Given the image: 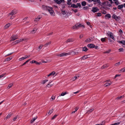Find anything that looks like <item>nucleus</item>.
<instances>
[{"mask_svg": "<svg viewBox=\"0 0 125 125\" xmlns=\"http://www.w3.org/2000/svg\"><path fill=\"white\" fill-rule=\"evenodd\" d=\"M52 82V81H51V82H50L48 84H47L46 86V87L50 88L52 87L54 84V83H51Z\"/></svg>", "mask_w": 125, "mask_h": 125, "instance_id": "obj_10", "label": "nucleus"}, {"mask_svg": "<svg viewBox=\"0 0 125 125\" xmlns=\"http://www.w3.org/2000/svg\"><path fill=\"white\" fill-rule=\"evenodd\" d=\"M13 83H11L9 84L7 87V89H8L10 88L13 85Z\"/></svg>", "mask_w": 125, "mask_h": 125, "instance_id": "obj_26", "label": "nucleus"}, {"mask_svg": "<svg viewBox=\"0 0 125 125\" xmlns=\"http://www.w3.org/2000/svg\"><path fill=\"white\" fill-rule=\"evenodd\" d=\"M10 25V23H8L6 24L5 26V29L8 28Z\"/></svg>", "mask_w": 125, "mask_h": 125, "instance_id": "obj_29", "label": "nucleus"}, {"mask_svg": "<svg viewBox=\"0 0 125 125\" xmlns=\"http://www.w3.org/2000/svg\"><path fill=\"white\" fill-rule=\"evenodd\" d=\"M77 6H78V7H81V4L80 3H78L77 4Z\"/></svg>", "mask_w": 125, "mask_h": 125, "instance_id": "obj_53", "label": "nucleus"}, {"mask_svg": "<svg viewBox=\"0 0 125 125\" xmlns=\"http://www.w3.org/2000/svg\"><path fill=\"white\" fill-rule=\"evenodd\" d=\"M62 13L63 15L65 14L66 13V12L65 11H62Z\"/></svg>", "mask_w": 125, "mask_h": 125, "instance_id": "obj_62", "label": "nucleus"}, {"mask_svg": "<svg viewBox=\"0 0 125 125\" xmlns=\"http://www.w3.org/2000/svg\"><path fill=\"white\" fill-rule=\"evenodd\" d=\"M119 51L120 52H123L124 50L123 48H120L119 49Z\"/></svg>", "mask_w": 125, "mask_h": 125, "instance_id": "obj_55", "label": "nucleus"}, {"mask_svg": "<svg viewBox=\"0 0 125 125\" xmlns=\"http://www.w3.org/2000/svg\"><path fill=\"white\" fill-rule=\"evenodd\" d=\"M31 60V59H29V60H27V61H26L25 62H24L22 65L21 66H23V65H25V64H26L27 63V62H28L29 61H30V60Z\"/></svg>", "mask_w": 125, "mask_h": 125, "instance_id": "obj_38", "label": "nucleus"}, {"mask_svg": "<svg viewBox=\"0 0 125 125\" xmlns=\"http://www.w3.org/2000/svg\"><path fill=\"white\" fill-rule=\"evenodd\" d=\"M105 2H103L102 3H101V2H100V4H98L99 5H100L101 6H102L103 5H104L105 4Z\"/></svg>", "mask_w": 125, "mask_h": 125, "instance_id": "obj_46", "label": "nucleus"}, {"mask_svg": "<svg viewBox=\"0 0 125 125\" xmlns=\"http://www.w3.org/2000/svg\"><path fill=\"white\" fill-rule=\"evenodd\" d=\"M91 57L90 54L85 55L81 58V60H84L88 58H90Z\"/></svg>", "mask_w": 125, "mask_h": 125, "instance_id": "obj_5", "label": "nucleus"}, {"mask_svg": "<svg viewBox=\"0 0 125 125\" xmlns=\"http://www.w3.org/2000/svg\"><path fill=\"white\" fill-rule=\"evenodd\" d=\"M119 32L120 33H123V31L121 29H120L119 30Z\"/></svg>", "mask_w": 125, "mask_h": 125, "instance_id": "obj_64", "label": "nucleus"}, {"mask_svg": "<svg viewBox=\"0 0 125 125\" xmlns=\"http://www.w3.org/2000/svg\"><path fill=\"white\" fill-rule=\"evenodd\" d=\"M105 17H108L109 18H110L111 17V15L109 14H107L105 15Z\"/></svg>", "mask_w": 125, "mask_h": 125, "instance_id": "obj_40", "label": "nucleus"}, {"mask_svg": "<svg viewBox=\"0 0 125 125\" xmlns=\"http://www.w3.org/2000/svg\"><path fill=\"white\" fill-rule=\"evenodd\" d=\"M37 28H34L31 31V34H33L35 33L36 31Z\"/></svg>", "mask_w": 125, "mask_h": 125, "instance_id": "obj_14", "label": "nucleus"}, {"mask_svg": "<svg viewBox=\"0 0 125 125\" xmlns=\"http://www.w3.org/2000/svg\"><path fill=\"white\" fill-rule=\"evenodd\" d=\"M120 71L122 72H125V67L124 68H123L121 69Z\"/></svg>", "mask_w": 125, "mask_h": 125, "instance_id": "obj_47", "label": "nucleus"}, {"mask_svg": "<svg viewBox=\"0 0 125 125\" xmlns=\"http://www.w3.org/2000/svg\"><path fill=\"white\" fill-rule=\"evenodd\" d=\"M94 45L92 44H89L87 45L88 47H94Z\"/></svg>", "mask_w": 125, "mask_h": 125, "instance_id": "obj_33", "label": "nucleus"}, {"mask_svg": "<svg viewBox=\"0 0 125 125\" xmlns=\"http://www.w3.org/2000/svg\"><path fill=\"white\" fill-rule=\"evenodd\" d=\"M120 124V122H117L115 123L114 124H112L111 125H119Z\"/></svg>", "mask_w": 125, "mask_h": 125, "instance_id": "obj_43", "label": "nucleus"}, {"mask_svg": "<svg viewBox=\"0 0 125 125\" xmlns=\"http://www.w3.org/2000/svg\"><path fill=\"white\" fill-rule=\"evenodd\" d=\"M55 98V97L54 96H52L51 97V99L52 100H54Z\"/></svg>", "mask_w": 125, "mask_h": 125, "instance_id": "obj_63", "label": "nucleus"}, {"mask_svg": "<svg viewBox=\"0 0 125 125\" xmlns=\"http://www.w3.org/2000/svg\"><path fill=\"white\" fill-rule=\"evenodd\" d=\"M71 0H67V4L70 5L72 4V3L71 2Z\"/></svg>", "mask_w": 125, "mask_h": 125, "instance_id": "obj_24", "label": "nucleus"}, {"mask_svg": "<svg viewBox=\"0 0 125 125\" xmlns=\"http://www.w3.org/2000/svg\"><path fill=\"white\" fill-rule=\"evenodd\" d=\"M99 10V9L97 7H94L93 8L92 11L93 12L95 13L98 11Z\"/></svg>", "mask_w": 125, "mask_h": 125, "instance_id": "obj_7", "label": "nucleus"}, {"mask_svg": "<svg viewBox=\"0 0 125 125\" xmlns=\"http://www.w3.org/2000/svg\"><path fill=\"white\" fill-rule=\"evenodd\" d=\"M118 42L120 44H121L123 45H125V41H118Z\"/></svg>", "mask_w": 125, "mask_h": 125, "instance_id": "obj_16", "label": "nucleus"}, {"mask_svg": "<svg viewBox=\"0 0 125 125\" xmlns=\"http://www.w3.org/2000/svg\"><path fill=\"white\" fill-rule=\"evenodd\" d=\"M67 94V92H65L64 93H62L60 95H59V96H63L64 95L66 94Z\"/></svg>", "mask_w": 125, "mask_h": 125, "instance_id": "obj_32", "label": "nucleus"}, {"mask_svg": "<svg viewBox=\"0 0 125 125\" xmlns=\"http://www.w3.org/2000/svg\"><path fill=\"white\" fill-rule=\"evenodd\" d=\"M16 14V13L13 10H12L11 12L8 15L9 16L10 15L12 16L13 15L15 14Z\"/></svg>", "mask_w": 125, "mask_h": 125, "instance_id": "obj_19", "label": "nucleus"}, {"mask_svg": "<svg viewBox=\"0 0 125 125\" xmlns=\"http://www.w3.org/2000/svg\"><path fill=\"white\" fill-rule=\"evenodd\" d=\"M42 8L44 10H48L50 15L52 16H54L55 14L53 10V8L48 6L42 5Z\"/></svg>", "mask_w": 125, "mask_h": 125, "instance_id": "obj_1", "label": "nucleus"}, {"mask_svg": "<svg viewBox=\"0 0 125 125\" xmlns=\"http://www.w3.org/2000/svg\"><path fill=\"white\" fill-rule=\"evenodd\" d=\"M17 117H18V116H16L15 117H14L13 119V120L14 121H15L16 120V119H17Z\"/></svg>", "mask_w": 125, "mask_h": 125, "instance_id": "obj_61", "label": "nucleus"}, {"mask_svg": "<svg viewBox=\"0 0 125 125\" xmlns=\"http://www.w3.org/2000/svg\"><path fill=\"white\" fill-rule=\"evenodd\" d=\"M55 72L54 71H53L48 75V76L49 77L51 75H53L55 74Z\"/></svg>", "mask_w": 125, "mask_h": 125, "instance_id": "obj_23", "label": "nucleus"}, {"mask_svg": "<svg viewBox=\"0 0 125 125\" xmlns=\"http://www.w3.org/2000/svg\"><path fill=\"white\" fill-rule=\"evenodd\" d=\"M82 5L83 6H84L86 5V2L85 1L82 2L81 3Z\"/></svg>", "mask_w": 125, "mask_h": 125, "instance_id": "obj_35", "label": "nucleus"}, {"mask_svg": "<svg viewBox=\"0 0 125 125\" xmlns=\"http://www.w3.org/2000/svg\"><path fill=\"white\" fill-rule=\"evenodd\" d=\"M74 41V40L72 38H70L66 40L65 41V42L66 43H67L68 42H72Z\"/></svg>", "mask_w": 125, "mask_h": 125, "instance_id": "obj_9", "label": "nucleus"}, {"mask_svg": "<svg viewBox=\"0 0 125 125\" xmlns=\"http://www.w3.org/2000/svg\"><path fill=\"white\" fill-rule=\"evenodd\" d=\"M121 75V74H116L115 76L114 79H115L118 76H120Z\"/></svg>", "mask_w": 125, "mask_h": 125, "instance_id": "obj_52", "label": "nucleus"}, {"mask_svg": "<svg viewBox=\"0 0 125 125\" xmlns=\"http://www.w3.org/2000/svg\"><path fill=\"white\" fill-rule=\"evenodd\" d=\"M57 116V115H55L54 116H53L52 118V119L53 120Z\"/></svg>", "mask_w": 125, "mask_h": 125, "instance_id": "obj_50", "label": "nucleus"}, {"mask_svg": "<svg viewBox=\"0 0 125 125\" xmlns=\"http://www.w3.org/2000/svg\"><path fill=\"white\" fill-rule=\"evenodd\" d=\"M27 38H24L22 39H21L18 40H16L13 43V44H16L17 43H19L21 41H26L27 40Z\"/></svg>", "mask_w": 125, "mask_h": 125, "instance_id": "obj_3", "label": "nucleus"}, {"mask_svg": "<svg viewBox=\"0 0 125 125\" xmlns=\"http://www.w3.org/2000/svg\"><path fill=\"white\" fill-rule=\"evenodd\" d=\"M111 49H109L108 51H106L104 52V53H109V52H110L111 51Z\"/></svg>", "mask_w": 125, "mask_h": 125, "instance_id": "obj_37", "label": "nucleus"}, {"mask_svg": "<svg viewBox=\"0 0 125 125\" xmlns=\"http://www.w3.org/2000/svg\"><path fill=\"white\" fill-rule=\"evenodd\" d=\"M112 18L115 19L116 21H118L120 19V17L118 16H117L115 14H114L112 16Z\"/></svg>", "mask_w": 125, "mask_h": 125, "instance_id": "obj_4", "label": "nucleus"}, {"mask_svg": "<svg viewBox=\"0 0 125 125\" xmlns=\"http://www.w3.org/2000/svg\"><path fill=\"white\" fill-rule=\"evenodd\" d=\"M18 38V36L16 35H12L11 37V39L10 40L11 41H14Z\"/></svg>", "mask_w": 125, "mask_h": 125, "instance_id": "obj_6", "label": "nucleus"}, {"mask_svg": "<svg viewBox=\"0 0 125 125\" xmlns=\"http://www.w3.org/2000/svg\"><path fill=\"white\" fill-rule=\"evenodd\" d=\"M115 4L117 5H118L119 4V2L118 1V0L115 1Z\"/></svg>", "mask_w": 125, "mask_h": 125, "instance_id": "obj_48", "label": "nucleus"}, {"mask_svg": "<svg viewBox=\"0 0 125 125\" xmlns=\"http://www.w3.org/2000/svg\"><path fill=\"white\" fill-rule=\"evenodd\" d=\"M102 13L104 14H105L106 13V11L105 10H103Z\"/></svg>", "mask_w": 125, "mask_h": 125, "instance_id": "obj_57", "label": "nucleus"}, {"mask_svg": "<svg viewBox=\"0 0 125 125\" xmlns=\"http://www.w3.org/2000/svg\"><path fill=\"white\" fill-rule=\"evenodd\" d=\"M25 59H26V58H25V57H22V58H20L19 59V60L20 61H21Z\"/></svg>", "mask_w": 125, "mask_h": 125, "instance_id": "obj_44", "label": "nucleus"}, {"mask_svg": "<svg viewBox=\"0 0 125 125\" xmlns=\"http://www.w3.org/2000/svg\"><path fill=\"white\" fill-rule=\"evenodd\" d=\"M71 7H72L75 8H78V6H77L76 5L74 4H71Z\"/></svg>", "mask_w": 125, "mask_h": 125, "instance_id": "obj_25", "label": "nucleus"}, {"mask_svg": "<svg viewBox=\"0 0 125 125\" xmlns=\"http://www.w3.org/2000/svg\"><path fill=\"white\" fill-rule=\"evenodd\" d=\"M12 59V57H9L7 58L5 60V61H10L11 59Z\"/></svg>", "mask_w": 125, "mask_h": 125, "instance_id": "obj_31", "label": "nucleus"}, {"mask_svg": "<svg viewBox=\"0 0 125 125\" xmlns=\"http://www.w3.org/2000/svg\"><path fill=\"white\" fill-rule=\"evenodd\" d=\"M88 8V7L87 6H86V7H83V9L84 10H86V9H87Z\"/></svg>", "mask_w": 125, "mask_h": 125, "instance_id": "obj_59", "label": "nucleus"}, {"mask_svg": "<svg viewBox=\"0 0 125 125\" xmlns=\"http://www.w3.org/2000/svg\"><path fill=\"white\" fill-rule=\"evenodd\" d=\"M101 40L102 42H104L106 41L105 38H102Z\"/></svg>", "mask_w": 125, "mask_h": 125, "instance_id": "obj_41", "label": "nucleus"}, {"mask_svg": "<svg viewBox=\"0 0 125 125\" xmlns=\"http://www.w3.org/2000/svg\"><path fill=\"white\" fill-rule=\"evenodd\" d=\"M51 42H49L46 43L44 45H41L40 46H39V47H42L43 46H44L45 47H46L47 46H49V45L51 44Z\"/></svg>", "mask_w": 125, "mask_h": 125, "instance_id": "obj_11", "label": "nucleus"}, {"mask_svg": "<svg viewBox=\"0 0 125 125\" xmlns=\"http://www.w3.org/2000/svg\"><path fill=\"white\" fill-rule=\"evenodd\" d=\"M92 41L91 39L90 38L87 39L85 40V42H89Z\"/></svg>", "mask_w": 125, "mask_h": 125, "instance_id": "obj_30", "label": "nucleus"}, {"mask_svg": "<svg viewBox=\"0 0 125 125\" xmlns=\"http://www.w3.org/2000/svg\"><path fill=\"white\" fill-rule=\"evenodd\" d=\"M123 7V5L121 4V5H119L118 6L117 8L119 9H120L122 8Z\"/></svg>", "mask_w": 125, "mask_h": 125, "instance_id": "obj_28", "label": "nucleus"}, {"mask_svg": "<svg viewBox=\"0 0 125 125\" xmlns=\"http://www.w3.org/2000/svg\"><path fill=\"white\" fill-rule=\"evenodd\" d=\"M109 36L113 40H114V38L113 36V34L111 32H110L109 34H108Z\"/></svg>", "mask_w": 125, "mask_h": 125, "instance_id": "obj_15", "label": "nucleus"}, {"mask_svg": "<svg viewBox=\"0 0 125 125\" xmlns=\"http://www.w3.org/2000/svg\"><path fill=\"white\" fill-rule=\"evenodd\" d=\"M48 81V80H47V79L43 80L42 81V84H44L46 83V82Z\"/></svg>", "mask_w": 125, "mask_h": 125, "instance_id": "obj_36", "label": "nucleus"}, {"mask_svg": "<svg viewBox=\"0 0 125 125\" xmlns=\"http://www.w3.org/2000/svg\"><path fill=\"white\" fill-rule=\"evenodd\" d=\"M55 2L58 4H61V3H64L65 1L64 0H54Z\"/></svg>", "mask_w": 125, "mask_h": 125, "instance_id": "obj_8", "label": "nucleus"}, {"mask_svg": "<svg viewBox=\"0 0 125 125\" xmlns=\"http://www.w3.org/2000/svg\"><path fill=\"white\" fill-rule=\"evenodd\" d=\"M35 62H36V61L35 60H32L30 62V63H35Z\"/></svg>", "mask_w": 125, "mask_h": 125, "instance_id": "obj_56", "label": "nucleus"}, {"mask_svg": "<svg viewBox=\"0 0 125 125\" xmlns=\"http://www.w3.org/2000/svg\"><path fill=\"white\" fill-rule=\"evenodd\" d=\"M122 96H121L120 97H117V98H116V99L118 100L119 99H121V98H122Z\"/></svg>", "mask_w": 125, "mask_h": 125, "instance_id": "obj_60", "label": "nucleus"}, {"mask_svg": "<svg viewBox=\"0 0 125 125\" xmlns=\"http://www.w3.org/2000/svg\"><path fill=\"white\" fill-rule=\"evenodd\" d=\"M69 54V53H65V52H63L61 53L59 55L60 57H62L63 56H66Z\"/></svg>", "mask_w": 125, "mask_h": 125, "instance_id": "obj_12", "label": "nucleus"}, {"mask_svg": "<svg viewBox=\"0 0 125 125\" xmlns=\"http://www.w3.org/2000/svg\"><path fill=\"white\" fill-rule=\"evenodd\" d=\"M94 110V108H92L91 109H90L86 113V114H89L90 113L92 112Z\"/></svg>", "mask_w": 125, "mask_h": 125, "instance_id": "obj_22", "label": "nucleus"}, {"mask_svg": "<svg viewBox=\"0 0 125 125\" xmlns=\"http://www.w3.org/2000/svg\"><path fill=\"white\" fill-rule=\"evenodd\" d=\"M36 62L35 63H36L37 65H39L42 64V63L41 62H37V61H36Z\"/></svg>", "mask_w": 125, "mask_h": 125, "instance_id": "obj_45", "label": "nucleus"}, {"mask_svg": "<svg viewBox=\"0 0 125 125\" xmlns=\"http://www.w3.org/2000/svg\"><path fill=\"white\" fill-rule=\"evenodd\" d=\"M41 17L40 16H39L38 17L36 18L34 20V21H37L39 20L41 18Z\"/></svg>", "mask_w": 125, "mask_h": 125, "instance_id": "obj_18", "label": "nucleus"}, {"mask_svg": "<svg viewBox=\"0 0 125 125\" xmlns=\"http://www.w3.org/2000/svg\"><path fill=\"white\" fill-rule=\"evenodd\" d=\"M6 74V73H5L4 74H3L1 75H0V78L3 77L4 76H5Z\"/></svg>", "mask_w": 125, "mask_h": 125, "instance_id": "obj_51", "label": "nucleus"}, {"mask_svg": "<svg viewBox=\"0 0 125 125\" xmlns=\"http://www.w3.org/2000/svg\"><path fill=\"white\" fill-rule=\"evenodd\" d=\"M82 27L83 28H84L85 26L84 25H82V24L79 23H77V24H75L72 28V29H77L79 28Z\"/></svg>", "mask_w": 125, "mask_h": 125, "instance_id": "obj_2", "label": "nucleus"}, {"mask_svg": "<svg viewBox=\"0 0 125 125\" xmlns=\"http://www.w3.org/2000/svg\"><path fill=\"white\" fill-rule=\"evenodd\" d=\"M37 118V117L36 116L35 117H34L32 119L30 123H33Z\"/></svg>", "mask_w": 125, "mask_h": 125, "instance_id": "obj_21", "label": "nucleus"}, {"mask_svg": "<svg viewBox=\"0 0 125 125\" xmlns=\"http://www.w3.org/2000/svg\"><path fill=\"white\" fill-rule=\"evenodd\" d=\"M111 83H112L111 82L109 81V82L108 83L107 82V83H106L104 85L105 86V87H107V86H109L111 84Z\"/></svg>", "mask_w": 125, "mask_h": 125, "instance_id": "obj_17", "label": "nucleus"}, {"mask_svg": "<svg viewBox=\"0 0 125 125\" xmlns=\"http://www.w3.org/2000/svg\"><path fill=\"white\" fill-rule=\"evenodd\" d=\"M12 115L11 114H9L7 115V116L5 118V119L7 120L8 118L10 117Z\"/></svg>", "mask_w": 125, "mask_h": 125, "instance_id": "obj_34", "label": "nucleus"}, {"mask_svg": "<svg viewBox=\"0 0 125 125\" xmlns=\"http://www.w3.org/2000/svg\"><path fill=\"white\" fill-rule=\"evenodd\" d=\"M77 77L76 76H75L74 77L72 78L73 79V81H74L76 80L77 78Z\"/></svg>", "mask_w": 125, "mask_h": 125, "instance_id": "obj_49", "label": "nucleus"}, {"mask_svg": "<svg viewBox=\"0 0 125 125\" xmlns=\"http://www.w3.org/2000/svg\"><path fill=\"white\" fill-rule=\"evenodd\" d=\"M120 62H118L117 63H115V64L114 65L115 66H117L118 65H120Z\"/></svg>", "mask_w": 125, "mask_h": 125, "instance_id": "obj_42", "label": "nucleus"}, {"mask_svg": "<svg viewBox=\"0 0 125 125\" xmlns=\"http://www.w3.org/2000/svg\"><path fill=\"white\" fill-rule=\"evenodd\" d=\"M42 47H35V49L36 50V52H38L42 49Z\"/></svg>", "mask_w": 125, "mask_h": 125, "instance_id": "obj_20", "label": "nucleus"}, {"mask_svg": "<svg viewBox=\"0 0 125 125\" xmlns=\"http://www.w3.org/2000/svg\"><path fill=\"white\" fill-rule=\"evenodd\" d=\"M72 10H73L74 12H77L78 10L77 9H75V10H74L73 9H72Z\"/></svg>", "mask_w": 125, "mask_h": 125, "instance_id": "obj_54", "label": "nucleus"}, {"mask_svg": "<svg viewBox=\"0 0 125 125\" xmlns=\"http://www.w3.org/2000/svg\"><path fill=\"white\" fill-rule=\"evenodd\" d=\"M97 16H101V13H97Z\"/></svg>", "mask_w": 125, "mask_h": 125, "instance_id": "obj_58", "label": "nucleus"}, {"mask_svg": "<svg viewBox=\"0 0 125 125\" xmlns=\"http://www.w3.org/2000/svg\"><path fill=\"white\" fill-rule=\"evenodd\" d=\"M53 109H51L49 111V112L48 113V114H50L49 115H50L51 113H52L53 112Z\"/></svg>", "mask_w": 125, "mask_h": 125, "instance_id": "obj_39", "label": "nucleus"}, {"mask_svg": "<svg viewBox=\"0 0 125 125\" xmlns=\"http://www.w3.org/2000/svg\"><path fill=\"white\" fill-rule=\"evenodd\" d=\"M109 65L107 64H105L104 65L101 67V69H103L108 67Z\"/></svg>", "mask_w": 125, "mask_h": 125, "instance_id": "obj_13", "label": "nucleus"}, {"mask_svg": "<svg viewBox=\"0 0 125 125\" xmlns=\"http://www.w3.org/2000/svg\"><path fill=\"white\" fill-rule=\"evenodd\" d=\"M82 50L83 51L86 52L88 50V49L87 47H82Z\"/></svg>", "mask_w": 125, "mask_h": 125, "instance_id": "obj_27", "label": "nucleus"}]
</instances>
